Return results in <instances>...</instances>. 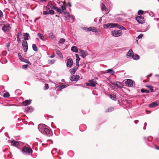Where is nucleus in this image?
Masks as SVG:
<instances>
[{
	"instance_id": "nucleus-45",
	"label": "nucleus",
	"mask_w": 159,
	"mask_h": 159,
	"mask_svg": "<svg viewBox=\"0 0 159 159\" xmlns=\"http://www.w3.org/2000/svg\"><path fill=\"white\" fill-rule=\"evenodd\" d=\"M18 56L19 57V59H20L21 60V59L22 58H22V56H21L20 54V53H19L18 54Z\"/></svg>"
},
{
	"instance_id": "nucleus-57",
	"label": "nucleus",
	"mask_w": 159,
	"mask_h": 159,
	"mask_svg": "<svg viewBox=\"0 0 159 159\" xmlns=\"http://www.w3.org/2000/svg\"><path fill=\"white\" fill-rule=\"evenodd\" d=\"M63 13L64 15H66L67 14V11H63Z\"/></svg>"
},
{
	"instance_id": "nucleus-53",
	"label": "nucleus",
	"mask_w": 159,
	"mask_h": 159,
	"mask_svg": "<svg viewBox=\"0 0 159 159\" xmlns=\"http://www.w3.org/2000/svg\"><path fill=\"white\" fill-rule=\"evenodd\" d=\"M115 85L117 87L120 88V86L117 84H115Z\"/></svg>"
},
{
	"instance_id": "nucleus-16",
	"label": "nucleus",
	"mask_w": 159,
	"mask_h": 159,
	"mask_svg": "<svg viewBox=\"0 0 159 159\" xmlns=\"http://www.w3.org/2000/svg\"><path fill=\"white\" fill-rule=\"evenodd\" d=\"M88 30V31H92L94 32H96L97 31V30L96 28L93 27H91L87 29Z\"/></svg>"
},
{
	"instance_id": "nucleus-31",
	"label": "nucleus",
	"mask_w": 159,
	"mask_h": 159,
	"mask_svg": "<svg viewBox=\"0 0 159 159\" xmlns=\"http://www.w3.org/2000/svg\"><path fill=\"white\" fill-rule=\"evenodd\" d=\"M80 58L79 57H77L76 59V66H79V61L80 60Z\"/></svg>"
},
{
	"instance_id": "nucleus-56",
	"label": "nucleus",
	"mask_w": 159,
	"mask_h": 159,
	"mask_svg": "<svg viewBox=\"0 0 159 159\" xmlns=\"http://www.w3.org/2000/svg\"><path fill=\"white\" fill-rule=\"evenodd\" d=\"M17 40L18 42L20 41V39L19 38V37L17 38Z\"/></svg>"
},
{
	"instance_id": "nucleus-34",
	"label": "nucleus",
	"mask_w": 159,
	"mask_h": 159,
	"mask_svg": "<svg viewBox=\"0 0 159 159\" xmlns=\"http://www.w3.org/2000/svg\"><path fill=\"white\" fill-rule=\"evenodd\" d=\"M141 92L142 93H149V91L148 90L146 89H142L141 90Z\"/></svg>"
},
{
	"instance_id": "nucleus-4",
	"label": "nucleus",
	"mask_w": 159,
	"mask_h": 159,
	"mask_svg": "<svg viewBox=\"0 0 159 159\" xmlns=\"http://www.w3.org/2000/svg\"><path fill=\"white\" fill-rule=\"evenodd\" d=\"M97 83L93 80H91L89 81V83H86V84L88 86H91L94 87L96 86Z\"/></svg>"
},
{
	"instance_id": "nucleus-50",
	"label": "nucleus",
	"mask_w": 159,
	"mask_h": 159,
	"mask_svg": "<svg viewBox=\"0 0 159 159\" xmlns=\"http://www.w3.org/2000/svg\"><path fill=\"white\" fill-rule=\"evenodd\" d=\"M46 10L48 11L49 10H50V7L47 6L46 7Z\"/></svg>"
},
{
	"instance_id": "nucleus-52",
	"label": "nucleus",
	"mask_w": 159,
	"mask_h": 159,
	"mask_svg": "<svg viewBox=\"0 0 159 159\" xmlns=\"http://www.w3.org/2000/svg\"><path fill=\"white\" fill-rule=\"evenodd\" d=\"M21 35V32L18 33L17 34V38L19 37V36Z\"/></svg>"
},
{
	"instance_id": "nucleus-49",
	"label": "nucleus",
	"mask_w": 159,
	"mask_h": 159,
	"mask_svg": "<svg viewBox=\"0 0 159 159\" xmlns=\"http://www.w3.org/2000/svg\"><path fill=\"white\" fill-rule=\"evenodd\" d=\"M28 66V65H24L22 66V68L23 69H26Z\"/></svg>"
},
{
	"instance_id": "nucleus-48",
	"label": "nucleus",
	"mask_w": 159,
	"mask_h": 159,
	"mask_svg": "<svg viewBox=\"0 0 159 159\" xmlns=\"http://www.w3.org/2000/svg\"><path fill=\"white\" fill-rule=\"evenodd\" d=\"M43 14L44 15H46L48 14V12L47 11H45L43 12Z\"/></svg>"
},
{
	"instance_id": "nucleus-10",
	"label": "nucleus",
	"mask_w": 159,
	"mask_h": 159,
	"mask_svg": "<svg viewBox=\"0 0 159 159\" xmlns=\"http://www.w3.org/2000/svg\"><path fill=\"white\" fill-rule=\"evenodd\" d=\"M80 78V76L77 75H73L70 77V80L72 81L77 80Z\"/></svg>"
},
{
	"instance_id": "nucleus-42",
	"label": "nucleus",
	"mask_w": 159,
	"mask_h": 159,
	"mask_svg": "<svg viewBox=\"0 0 159 159\" xmlns=\"http://www.w3.org/2000/svg\"><path fill=\"white\" fill-rule=\"evenodd\" d=\"M49 88L48 84H47L46 83L45 84V86L44 87V89L47 90Z\"/></svg>"
},
{
	"instance_id": "nucleus-26",
	"label": "nucleus",
	"mask_w": 159,
	"mask_h": 159,
	"mask_svg": "<svg viewBox=\"0 0 159 159\" xmlns=\"http://www.w3.org/2000/svg\"><path fill=\"white\" fill-rule=\"evenodd\" d=\"M54 4V2H48V5H47V6L49 7H50L52 9V7L53 6V4Z\"/></svg>"
},
{
	"instance_id": "nucleus-30",
	"label": "nucleus",
	"mask_w": 159,
	"mask_h": 159,
	"mask_svg": "<svg viewBox=\"0 0 159 159\" xmlns=\"http://www.w3.org/2000/svg\"><path fill=\"white\" fill-rule=\"evenodd\" d=\"M110 98L113 100H115L116 99V96L114 94H110Z\"/></svg>"
},
{
	"instance_id": "nucleus-9",
	"label": "nucleus",
	"mask_w": 159,
	"mask_h": 159,
	"mask_svg": "<svg viewBox=\"0 0 159 159\" xmlns=\"http://www.w3.org/2000/svg\"><path fill=\"white\" fill-rule=\"evenodd\" d=\"M10 28L11 27L9 24H8L4 25L3 27L2 28V30L3 31L6 32L9 30H10Z\"/></svg>"
},
{
	"instance_id": "nucleus-61",
	"label": "nucleus",
	"mask_w": 159,
	"mask_h": 159,
	"mask_svg": "<svg viewBox=\"0 0 159 159\" xmlns=\"http://www.w3.org/2000/svg\"><path fill=\"white\" fill-rule=\"evenodd\" d=\"M152 75V74H150V75H148V76L150 77V76H151V75Z\"/></svg>"
},
{
	"instance_id": "nucleus-12",
	"label": "nucleus",
	"mask_w": 159,
	"mask_h": 159,
	"mask_svg": "<svg viewBox=\"0 0 159 159\" xmlns=\"http://www.w3.org/2000/svg\"><path fill=\"white\" fill-rule=\"evenodd\" d=\"M31 100H25L22 102V104L24 106H27L30 105L31 103Z\"/></svg>"
},
{
	"instance_id": "nucleus-64",
	"label": "nucleus",
	"mask_w": 159,
	"mask_h": 159,
	"mask_svg": "<svg viewBox=\"0 0 159 159\" xmlns=\"http://www.w3.org/2000/svg\"><path fill=\"white\" fill-rule=\"evenodd\" d=\"M159 76V75L157 76Z\"/></svg>"
},
{
	"instance_id": "nucleus-59",
	"label": "nucleus",
	"mask_w": 159,
	"mask_h": 159,
	"mask_svg": "<svg viewBox=\"0 0 159 159\" xmlns=\"http://www.w3.org/2000/svg\"><path fill=\"white\" fill-rule=\"evenodd\" d=\"M156 149L157 150H159V147H156Z\"/></svg>"
},
{
	"instance_id": "nucleus-23",
	"label": "nucleus",
	"mask_w": 159,
	"mask_h": 159,
	"mask_svg": "<svg viewBox=\"0 0 159 159\" xmlns=\"http://www.w3.org/2000/svg\"><path fill=\"white\" fill-rule=\"evenodd\" d=\"M56 54L58 55L59 57L61 58H62L63 57V56L61 54V52L59 50H56Z\"/></svg>"
},
{
	"instance_id": "nucleus-21",
	"label": "nucleus",
	"mask_w": 159,
	"mask_h": 159,
	"mask_svg": "<svg viewBox=\"0 0 159 159\" xmlns=\"http://www.w3.org/2000/svg\"><path fill=\"white\" fill-rule=\"evenodd\" d=\"M29 37V34L27 33H25L24 34V40L26 41L28 39V37Z\"/></svg>"
},
{
	"instance_id": "nucleus-13",
	"label": "nucleus",
	"mask_w": 159,
	"mask_h": 159,
	"mask_svg": "<svg viewBox=\"0 0 159 159\" xmlns=\"http://www.w3.org/2000/svg\"><path fill=\"white\" fill-rule=\"evenodd\" d=\"M52 9L56 10L57 11L60 13H62L63 12V10L61 9L58 8L57 7L53 6L52 7Z\"/></svg>"
},
{
	"instance_id": "nucleus-46",
	"label": "nucleus",
	"mask_w": 159,
	"mask_h": 159,
	"mask_svg": "<svg viewBox=\"0 0 159 159\" xmlns=\"http://www.w3.org/2000/svg\"><path fill=\"white\" fill-rule=\"evenodd\" d=\"M119 26H117V27L118 28H119V29H121V30H123V29H125V28L123 27V26H120V25H119Z\"/></svg>"
},
{
	"instance_id": "nucleus-33",
	"label": "nucleus",
	"mask_w": 159,
	"mask_h": 159,
	"mask_svg": "<svg viewBox=\"0 0 159 159\" xmlns=\"http://www.w3.org/2000/svg\"><path fill=\"white\" fill-rule=\"evenodd\" d=\"M65 2H63V4L61 6L62 10H63V11L66 9V5H65Z\"/></svg>"
},
{
	"instance_id": "nucleus-5",
	"label": "nucleus",
	"mask_w": 159,
	"mask_h": 159,
	"mask_svg": "<svg viewBox=\"0 0 159 159\" xmlns=\"http://www.w3.org/2000/svg\"><path fill=\"white\" fill-rule=\"evenodd\" d=\"M22 46L23 48V50L24 52H26L28 50V44L26 41L23 40L22 43Z\"/></svg>"
},
{
	"instance_id": "nucleus-6",
	"label": "nucleus",
	"mask_w": 159,
	"mask_h": 159,
	"mask_svg": "<svg viewBox=\"0 0 159 159\" xmlns=\"http://www.w3.org/2000/svg\"><path fill=\"white\" fill-rule=\"evenodd\" d=\"M136 20L139 23L142 24L144 23V18L142 16H138L136 17Z\"/></svg>"
},
{
	"instance_id": "nucleus-39",
	"label": "nucleus",
	"mask_w": 159,
	"mask_h": 159,
	"mask_svg": "<svg viewBox=\"0 0 159 159\" xmlns=\"http://www.w3.org/2000/svg\"><path fill=\"white\" fill-rule=\"evenodd\" d=\"M110 25V24H109V23H108V24H104L103 25V27L105 29H107L108 27H109V25Z\"/></svg>"
},
{
	"instance_id": "nucleus-18",
	"label": "nucleus",
	"mask_w": 159,
	"mask_h": 159,
	"mask_svg": "<svg viewBox=\"0 0 159 159\" xmlns=\"http://www.w3.org/2000/svg\"><path fill=\"white\" fill-rule=\"evenodd\" d=\"M11 145L15 147H17L19 145V143L17 141L13 140L11 142Z\"/></svg>"
},
{
	"instance_id": "nucleus-55",
	"label": "nucleus",
	"mask_w": 159,
	"mask_h": 159,
	"mask_svg": "<svg viewBox=\"0 0 159 159\" xmlns=\"http://www.w3.org/2000/svg\"><path fill=\"white\" fill-rule=\"evenodd\" d=\"M88 28H87V27H84L83 29L84 30H87V31H88V30L87 29H88Z\"/></svg>"
},
{
	"instance_id": "nucleus-28",
	"label": "nucleus",
	"mask_w": 159,
	"mask_h": 159,
	"mask_svg": "<svg viewBox=\"0 0 159 159\" xmlns=\"http://www.w3.org/2000/svg\"><path fill=\"white\" fill-rule=\"evenodd\" d=\"M21 61L23 62H24L26 63H27L30 65H31V63L28 60L25 58H22Z\"/></svg>"
},
{
	"instance_id": "nucleus-20",
	"label": "nucleus",
	"mask_w": 159,
	"mask_h": 159,
	"mask_svg": "<svg viewBox=\"0 0 159 159\" xmlns=\"http://www.w3.org/2000/svg\"><path fill=\"white\" fill-rule=\"evenodd\" d=\"M114 110V108L112 107H109L107 109L105 110V112H111L113 111Z\"/></svg>"
},
{
	"instance_id": "nucleus-63",
	"label": "nucleus",
	"mask_w": 159,
	"mask_h": 159,
	"mask_svg": "<svg viewBox=\"0 0 159 159\" xmlns=\"http://www.w3.org/2000/svg\"><path fill=\"white\" fill-rule=\"evenodd\" d=\"M46 0H42V1H46Z\"/></svg>"
},
{
	"instance_id": "nucleus-32",
	"label": "nucleus",
	"mask_w": 159,
	"mask_h": 159,
	"mask_svg": "<svg viewBox=\"0 0 159 159\" xmlns=\"http://www.w3.org/2000/svg\"><path fill=\"white\" fill-rule=\"evenodd\" d=\"M38 35L39 37V38L42 40H44V36L41 33H39L38 34Z\"/></svg>"
},
{
	"instance_id": "nucleus-27",
	"label": "nucleus",
	"mask_w": 159,
	"mask_h": 159,
	"mask_svg": "<svg viewBox=\"0 0 159 159\" xmlns=\"http://www.w3.org/2000/svg\"><path fill=\"white\" fill-rule=\"evenodd\" d=\"M146 87H147L150 89L151 90V92H154V90L153 89V87L150 85H147L146 86Z\"/></svg>"
},
{
	"instance_id": "nucleus-36",
	"label": "nucleus",
	"mask_w": 159,
	"mask_h": 159,
	"mask_svg": "<svg viewBox=\"0 0 159 159\" xmlns=\"http://www.w3.org/2000/svg\"><path fill=\"white\" fill-rule=\"evenodd\" d=\"M66 87V86L65 85H60L59 86V90H61L62 89L65 88Z\"/></svg>"
},
{
	"instance_id": "nucleus-41",
	"label": "nucleus",
	"mask_w": 159,
	"mask_h": 159,
	"mask_svg": "<svg viewBox=\"0 0 159 159\" xmlns=\"http://www.w3.org/2000/svg\"><path fill=\"white\" fill-rule=\"evenodd\" d=\"M143 12L144 11H143L140 10L138 11V14L139 15L141 16L143 14Z\"/></svg>"
},
{
	"instance_id": "nucleus-3",
	"label": "nucleus",
	"mask_w": 159,
	"mask_h": 159,
	"mask_svg": "<svg viewBox=\"0 0 159 159\" xmlns=\"http://www.w3.org/2000/svg\"><path fill=\"white\" fill-rule=\"evenodd\" d=\"M121 32L122 31L121 30H115L112 31L111 32V33L113 36L118 37L120 36Z\"/></svg>"
},
{
	"instance_id": "nucleus-40",
	"label": "nucleus",
	"mask_w": 159,
	"mask_h": 159,
	"mask_svg": "<svg viewBox=\"0 0 159 159\" xmlns=\"http://www.w3.org/2000/svg\"><path fill=\"white\" fill-rule=\"evenodd\" d=\"M48 14L53 15L54 13V11L52 10H50L48 11Z\"/></svg>"
},
{
	"instance_id": "nucleus-14",
	"label": "nucleus",
	"mask_w": 159,
	"mask_h": 159,
	"mask_svg": "<svg viewBox=\"0 0 159 159\" xmlns=\"http://www.w3.org/2000/svg\"><path fill=\"white\" fill-rule=\"evenodd\" d=\"M158 105V104L157 103V102L156 101V102H153L152 103H151L149 105V107H150L153 108L154 107H155L157 106Z\"/></svg>"
},
{
	"instance_id": "nucleus-24",
	"label": "nucleus",
	"mask_w": 159,
	"mask_h": 159,
	"mask_svg": "<svg viewBox=\"0 0 159 159\" xmlns=\"http://www.w3.org/2000/svg\"><path fill=\"white\" fill-rule=\"evenodd\" d=\"M109 24H110L109 25V27L110 28H111L114 27H117V26H119V25L118 24H117L111 23H109Z\"/></svg>"
},
{
	"instance_id": "nucleus-62",
	"label": "nucleus",
	"mask_w": 159,
	"mask_h": 159,
	"mask_svg": "<svg viewBox=\"0 0 159 159\" xmlns=\"http://www.w3.org/2000/svg\"><path fill=\"white\" fill-rule=\"evenodd\" d=\"M7 46H8V47H9V43L8 44V45H7Z\"/></svg>"
},
{
	"instance_id": "nucleus-7",
	"label": "nucleus",
	"mask_w": 159,
	"mask_h": 159,
	"mask_svg": "<svg viewBox=\"0 0 159 159\" xmlns=\"http://www.w3.org/2000/svg\"><path fill=\"white\" fill-rule=\"evenodd\" d=\"M79 53L80 54L81 56L83 58H85L88 55V53L87 51L81 49L79 50Z\"/></svg>"
},
{
	"instance_id": "nucleus-35",
	"label": "nucleus",
	"mask_w": 159,
	"mask_h": 159,
	"mask_svg": "<svg viewBox=\"0 0 159 159\" xmlns=\"http://www.w3.org/2000/svg\"><path fill=\"white\" fill-rule=\"evenodd\" d=\"M101 9L102 11L104 10L106 11L107 8L106 7L105 5L103 4L102 3L101 5Z\"/></svg>"
},
{
	"instance_id": "nucleus-8",
	"label": "nucleus",
	"mask_w": 159,
	"mask_h": 159,
	"mask_svg": "<svg viewBox=\"0 0 159 159\" xmlns=\"http://www.w3.org/2000/svg\"><path fill=\"white\" fill-rule=\"evenodd\" d=\"M73 61L72 59L70 58L68 59L66 63L67 66L69 68L71 67L73 64Z\"/></svg>"
},
{
	"instance_id": "nucleus-51",
	"label": "nucleus",
	"mask_w": 159,
	"mask_h": 159,
	"mask_svg": "<svg viewBox=\"0 0 159 159\" xmlns=\"http://www.w3.org/2000/svg\"><path fill=\"white\" fill-rule=\"evenodd\" d=\"M3 16V13L2 11L0 10V18H1Z\"/></svg>"
},
{
	"instance_id": "nucleus-47",
	"label": "nucleus",
	"mask_w": 159,
	"mask_h": 159,
	"mask_svg": "<svg viewBox=\"0 0 159 159\" xmlns=\"http://www.w3.org/2000/svg\"><path fill=\"white\" fill-rule=\"evenodd\" d=\"M107 71L108 73H111V72H113V73H114V72L112 69H109L107 70Z\"/></svg>"
},
{
	"instance_id": "nucleus-37",
	"label": "nucleus",
	"mask_w": 159,
	"mask_h": 159,
	"mask_svg": "<svg viewBox=\"0 0 159 159\" xmlns=\"http://www.w3.org/2000/svg\"><path fill=\"white\" fill-rule=\"evenodd\" d=\"M65 41V39H64L61 38V39L59 41V43H63Z\"/></svg>"
},
{
	"instance_id": "nucleus-1",
	"label": "nucleus",
	"mask_w": 159,
	"mask_h": 159,
	"mask_svg": "<svg viewBox=\"0 0 159 159\" xmlns=\"http://www.w3.org/2000/svg\"><path fill=\"white\" fill-rule=\"evenodd\" d=\"M39 130L43 134L48 136H50L52 135V132L49 128L46 127V126L44 124H40L38 126Z\"/></svg>"
},
{
	"instance_id": "nucleus-44",
	"label": "nucleus",
	"mask_w": 159,
	"mask_h": 159,
	"mask_svg": "<svg viewBox=\"0 0 159 159\" xmlns=\"http://www.w3.org/2000/svg\"><path fill=\"white\" fill-rule=\"evenodd\" d=\"M143 34H139L138 36V37L136 38V40H137V38H138L139 39H141V38H142V37H143Z\"/></svg>"
},
{
	"instance_id": "nucleus-58",
	"label": "nucleus",
	"mask_w": 159,
	"mask_h": 159,
	"mask_svg": "<svg viewBox=\"0 0 159 159\" xmlns=\"http://www.w3.org/2000/svg\"><path fill=\"white\" fill-rule=\"evenodd\" d=\"M68 4L69 6V7H71V5L70 2H69L68 3Z\"/></svg>"
},
{
	"instance_id": "nucleus-15",
	"label": "nucleus",
	"mask_w": 159,
	"mask_h": 159,
	"mask_svg": "<svg viewBox=\"0 0 159 159\" xmlns=\"http://www.w3.org/2000/svg\"><path fill=\"white\" fill-rule=\"evenodd\" d=\"M25 111L27 113H30L33 111V108L31 107H27L25 108Z\"/></svg>"
},
{
	"instance_id": "nucleus-22",
	"label": "nucleus",
	"mask_w": 159,
	"mask_h": 159,
	"mask_svg": "<svg viewBox=\"0 0 159 159\" xmlns=\"http://www.w3.org/2000/svg\"><path fill=\"white\" fill-rule=\"evenodd\" d=\"M71 50L72 51L75 52H78V49L77 47L73 46L71 47Z\"/></svg>"
},
{
	"instance_id": "nucleus-25",
	"label": "nucleus",
	"mask_w": 159,
	"mask_h": 159,
	"mask_svg": "<svg viewBox=\"0 0 159 159\" xmlns=\"http://www.w3.org/2000/svg\"><path fill=\"white\" fill-rule=\"evenodd\" d=\"M132 57L134 59L137 60L139 59V56L137 54L132 56Z\"/></svg>"
},
{
	"instance_id": "nucleus-60",
	"label": "nucleus",
	"mask_w": 159,
	"mask_h": 159,
	"mask_svg": "<svg viewBox=\"0 0 159 159\" xmlns=\"http://www.w3.org/2000/svg\"><path fill=\"white\" fill-rule=\"evenodd\" d=\"M75 55H76V58H77H77H78V57H79L78 55L77 54H76Z\"/></svg>"
},
{
	"instance_id": "nucleus-19",
	"label": "nucleus",
	"mask_w": 159,
	"mask_h": 159,
	"mask_svg": "<svg viewBox=\"0 0 159 159\" xmlns=\"http://www.w3.org/2000/svg\"><path fill=\"white\" fill-rule=\"evenodd\" d=\"M133 54V52L132 49H130L127 53V56L128 57H132V55Z\"/></svg>"
},
{
	"instance_id": "nucleus-2",
	"label": "nucleus",
	"mask_w": 159,
	"mask_h": 159,
	"mask_svg": "<svg viewBox=\"0 0 159 159\" xmlns=\"http://www.w3.org/2000/svg\"><path fill=\"white\" fill-rule=\"evenodd\" d=\"M22 151L23 153H25L29 155L31 154L33 152V151L30 148H28L26 146H25L22 149Z\"/></svg>"
},
{
	"instance_id": "nucleus-38",
	"label": "nucleus",
	"mask_w": 159,
	"mask_h": 159,
	"mask_svg": "<svg viewBox=\"0 0 159 159\" xmlns=\"http://www.w3.org/2000/svg\"><path fill=\"white\" fill-rule=\"evenodd\" d=\"M3 96L5 98H8L10 96V94L8 92H7L4 93Z\"/></svg>"
},
{
	"instance_id": "nucleus-54",
	"label": "nucleus",
	"mask_w": 159,
	"mask_h": 159,
	"mask_svg": "<svg viewBox=\"0 0 159 159\" xmlns=\"http://www.w3.org/2000/svg\"><path fill=\"white\" fill-rule=\"evenodd\" d=\"M55 56V54H53L50 57L51 58H53V57H54Z\"/></svg>"
},
{
	"instance_id": "nucleus-17",
	"label": "nucleus",
	"mask_w": 159,
	"mask_h": 159,
	"mask_svg": "<svg viewBox=\"0 0 159 159\" xmlns=\"http://www.w3.org/2000/svg\"><path fill=\"white\" fill-rule=\"evenodd\" d=\"M79 66H75L74 68L70 69V72L71 74H74L78 69Z\"/></svg>"
},
{
	"instance_id": "nucleus-43",
	"label": "nucleus",
	"mask_w": 159,
	"mask_h": 159,
	"mask_svg": "<svg viewBox=\"0 0 159 159\" xmlns=\"http://www.w3.org/2000/svg\"><path fill=\"white\" fill-rule=\"evenodd\" d=\"M48 61V63L52 64L54 63L55 62V60H54L53 59V60H52L50 61L49 60Z\"/></svg>"
},
{
	"instance_id": "nucleus-29",
	"label": "nucleus",
	"mask_w": 159,
	"mask_h": 159,
	"mask_svg": "<svg viewBox=\"0 0 159 159\" xmlns=\"http://www.w3.org/2000/svg\"><path fill=\"white\" fill-rule=\"evenodd\" d=\"M32 48L33 50L35 51H38V48L37 46L35 44H33L32 45Z\"/></svg>"
},
{
	"instance_id": "nucleus-11",
	"label": "nucleus",
	"mask_w": 159,
	"mask_h": 159,
	"mask_svg": "<svg viewBox=\"0 0 159 159\" xmlns=\"http://www.w3.org/2000/svg\"><path fill=\"white\" fill-rule=\"evenodd\" d=\"M125 84H126L128 85L129 86H132L133 85V82L132 80L129 79L127 80L125 82Z\"/></svg>"
}]
</instances>
